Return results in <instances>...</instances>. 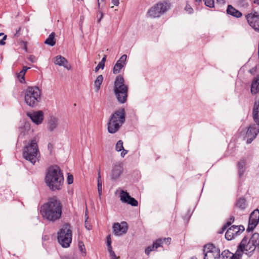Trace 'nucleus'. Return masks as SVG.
Masks as SVG:
<instances>
[{
	"mask_svg": "<svg viewBox=\"0 0 259 259\" xmlns=\"http://www.w3.org/2000/svg\"><path fill=\"white\" fill-rule=\"evenodd\" d=\"M106 60V55H104L101 61L100 62V63H102L103 64L105 65V63Z\"/></svg>",
	"mask_w": 259,
	"mask_h": 259,
	"instance_id": "obj_50",
	"label": "nucleus"
},
{
	"mask_svg": "<svg viewBox=\"0 0 259 259\" xmlns=\"http://www.w3.org/2000/svg\"><path fill=\"white\" fill-rule=\"evenodd\" d=\"M120 200L124 203L130 204L133 206H137L138 205V201L131 197L126 191L122 190L120 192Z\"/></svg>",
	"mask_w": 259,
	"mask_h": 259,
	"instance_id": "obj_15",
	"label": "nucleus"
},
{
	"mask_svg": "<svg viewBox=\"0 0 259 259\" xmlns=\"http://www.w3.org/2000/svg\"><path fill=\"white\" fill-rule=\"evenodd\" d=\"M107 245L110 246L111 245V239L110 237V235H108L107 236Z\"/></svg>",
	"mask_w": 259,
	"mask_h": 259,
	"instance_id": "obj_43",
	"label": "nucleus"
},
{
	"mask_svg": "<svg viewBox=\"0 0 259 259\" xmlns=\"http://www.w3.org/2000/svg\"><path fill=\"white\" fill-rule=\"evenodd\" d=\"M253 3L254 4L259 5V0H254Z\"/></svg>",
	"mask_w": 259,
	"mask_h": 259,
	"instance_id": "obj_55",
	"label": "nucleus"
},
{
	"mask_svg": "<svg viewBox=\"0 0 259 259\" xmlns=\"http://www.w3.org/2000/svg\"><path fill=\"white\" fill-rule=\"evenodd\" d=\"M113 229L116 235H121L126 233L128 229L127 224L125 222H122L121 224L116 223L114 224Z\"/></svg>",
	"mask_w": 259,
	"mask_h": 259,
	"instance_id": "obj_16",
	"label": "nucleus"
},
{
	"mask_svg": "<svg viewBox=\"0 0 259 259\" xmlns=\"http://www.w3.org/2000/svg\"><path fill=\"white\" fill-rule=\"evenodd\" d=\"M29 60L32 63H34L36 61V58L33 55H31L29 58Z\"/></svg>",
	"mask_w": 259,
	"mask_h": 259,
	"instance_id": "obj_45",
	"label": "nucleus"
},
{
	"mask_svg": "<svg viewBox=\"0 0 259 259\" xmlns=\"http://www.w3.org/2000/svg\"><path fill=\"white\" fill-rule=\"evenodd\" d=\"M45 182L52 191L61 190L63 185L64 177L60 167L57 165L50 167L46 175Z\"/></svg>",
	"mask_w": 259,
	"mask_h": 259,
	"instance_id": "obj_3",
	"label": "nucleus"
},
{
	"mask_svg": "<svg viewBox=\"0 0 259 259\" xmlns=\"http://www.w3.org/2000/svg\"><path fill=\"white\" fill-rule=\"evenodd\" d=\"M55 36V32H52L45 41V44L51 47L55 46L56 44Z\"/></svg>",
	"mask_w": 259,
	"mask_h": 259,
	"instance_id": "obj_28",
	"label": "nucleus"
},
{
	"mask_svg": "<svg viewBox=\"0 0 259 259\" xmlns=\"http://www.w3.org/2000/svg\"><path fill=\"white\" fill-rule=\"evenodd\" d=\"M233 255V253L231 252L229 250H224L221 254V257H222V259H229L230 257Z\"/></svg>",
	"mask_w": 259,
	"mask_h": 259,
	"instance_id": "obj_30",
	"label": "nucleus"
},
{
	"mask_svg": "<svg viewBox=\"0 0 259 259\" xmlns=\"http://www.w3.org/2000/svg\"><path fill=\"white\" fill-rule=\"evenodd\" d=\"M203 1L206 6L210 8L214 7V0H203Z\"/></svg>",
	"mask_w": 259,
	"mask_h": 259,
	"instance_id": "obj_34",
	"label": "nucleus"
},
{
	"mask_svg": "<svg viewBox=\"0 0 259 259\" xmlns=\"http://www.w3.org/2000/svg\"><path fill=\"white\" fill-rule=\"evenodd\" d=\"M110 256L111 258V259H118V257H117L115 252L113 251V252H112L110 253Z\"/></svg>",
	"mask_w": 259,
	"mask_h": 259,
	"instance_id": "obj_44",
	"label": "nucleus"
},
{
	"mask_svg": "<svg viewBox=\"0 0 259 259\" xmlns=\"http://www.w3.org/2000/svg\"><path fill=\"white\" fill-rule=\"evenodd\" d=\"M58 120L57 118L51 116L48 120V127L50 131H53L58 126Z\"/></svg>",
	"mask_w": 259,
	"mask_h": 259,
	"instance_id": "obj_22",
	"label": "nucleus"
},
{
	"mask_svg": "<svg viewBox=\"0 0 259 259\" xmlns=\"http://www.w3.org/2000/svg\"><path fill=\"white\" fill-rule=\"evenodd\" d=\"M97 187H98V192L99 193V195L100 196L102 194V181H101V176L100 174V172L98 174V177L97 178Z\"/></svg>",
	"mask_w": 259,
	"mask_h": 259,
	"instance_id": "obj_31",
	"label": "nucleus"
},
{
	"mask_svg": "<svg viewBox=\"0 0 259 259\" xmlns=\"http://www.w3.org/2000/svg\"><path fill=\"white\" fill-rule=\"evenodd\" d=\"M234 220L235 219L234 216H230L229 220L226 223V226L228 227L230 226L231 224L234 222Z\"/></svg>",
	"mask_w": 259,
	"mask_h": 259,
	"instance_id": "obj_40",
	"label": "nucleus"
},
{
	"mask_svg": "<svg viewBox=\"0 0 259 259\" xmlns=\"http://www.w3.org/2000/svg\"><path fill=\"white\" fill-rule=\"evenodd\" d=\"M185 11H186L189 14H192L193 12V9L189 4H187L185 8Z\"/></svg>",
	"mask_w": 259,
	"mask_h": 259,
	"instance_id": "obj_36",
	"label": "nucleus"
},
{
	"mask_svg": "<svg viewBox=\"0 0 259 259\" xmlns=\"http://www.w3.org/2000/svg\"><path fill=\"white\" fill-rule=\"evenodd\" d=\"M122 150V151L121 152L120 155L121 157H123L125 156V155L127 153L128 151L125 150L124 148Z\"/></svg>",
	"mask_w": 259,
	"mask_h": 259,
	"instance_id": "obj_47",
	"label": "nucleus"
},
{
	"mask_svg": "<svg viewBox=\"0 0 259 259\" xmlns=\"http://www.w3.org/2000/svg\"><path fill=\"white\" fill-rule=\"evenodd\" d=\"M30 69L29 67H28L27 66H24L23 68V69L21 71V73L22 74H23V73H24L25 74L26 73V72L29 69Z\"/></svg>",
	"mask_w": 259,
	"mask_h": 259,
	"instance_id": "obj_46",
	"label": "nucleus"
},
{
	"mask_svg": "<svg viewBox=\"0 0 259 259\" xmlns=\"http://www.w3.org/2000/svg\"><path fill=\"white\" fill-rule=\"evenodd\" d=\"M53 144H51V143H49L48 145V149H50V151H51L52 150V149L53 148Z\"/></svg>",
	"mask_w": 259,
	"mask_h": 259,
	"instance_id": "obj_53",
	"label": "nucleus"
},
{
	"mask_svg": "<svg viewBox=\"0 0 259 259\" xmlns=\"http://www.w3.org/2000/svg\"><path fill=\"white\" fill-rule=\"evenodd\" d=\"M4 34L3 33H0V36H1V35H3Z\"/></svg>",
	"mask_w": 259,
	"mask_h": 259,
	"instance_id": "obj_61",
	"label": "nucleus"
},
{
	"mask_svg": "<svg viewBox=\"0 0 259 259\" xmlns=\"http://www.w3.org/2000/svg\"><path fill=\"white\" fill-rule=\"evenodd\" d=\"M27 115L34 123L37 125L41 123L44 118V113L41 110L35 111L32 113H28Z\"/></svg>",
	"mask_w": 259,
	"mask_h": 259,
	"instance_id": "obj_17",
	"label": "nucleus"
},
{
	"mask_svg": "<svg viewBox=\"0 0 259 259\" xmlns=\"http://www.w3.org/2000/svg\"><path fill=\"white\" fill-rule=\"evenodd\" d=\"M67 183L70 185V184H71L73 183V177L72 175L71 174H68V176H67Z\"/></svg>",
	"mask_w": 259,
	"mask_h": 259,
	"instance_id": "obj_37",
	"label": "nucleus"
},
{
	"mask_svg": "<svg viewBox=\"0 0 259 259\" xmlns=\"http://www.w3.org/2000/svg\"><path fill=\"white\" fill-rule=\"evenodd\" d=\"M21 27H19V29L17 30L16 33L14 34V37H18L20 35V31L21 30Z\"/></svg>",
	"mask_w": 259,
	"mask_h": 259,
	"instance_id": "obj_49",
	"label": "nucleus"
},
{
	"mask_svg": "<svg viewBox=\"0 0 259 259\" xmlns=\"http://www.w3.org/2000/svg\"><path fill=\"white\" fill-rule=\"evenodd\" d=\"M25 74L24 73H23V74H22L21 73V71H20L19 72V73L18 74V77L19 78L21 82H23V81H25V78H24Z\"/></svg>",
	"mask_w": 259,
	"mask_h": 259,
	"instance_id": "obj_38",
	"label": "nucleus"
},
{
	"mask_svg": "<svg viewBox=\"0 0 259 259\" xmlns=\"http://www.w3.org/2000/svg\"><path fill=\"white\" fill-rule=\"evenodd\" d=\"M105 0H98V14L100 15V18L97 20L98 23L103 17L104 14L102 10L105 7Z\"/></svg>",
	"mask_w": 259,
	"mask_h": 259,
	"instance_id": "obj_26",
	"label": "nucleus"
},
{
	"mask_svg": "<svg viewBox=\"0 0 259 259\" xmlns=\"http://www.w3.org/2000/svg\"><path fill=\"white\" fill-rule=\"evenodd\" d=\"M251 93L252 95H255L259 93V75L254 78L252 81L251 87Z\"/></svg>",
	"mask_w": 259,
	"mask_h": 259,
	"instance_id": "obj_23",
	"label": "nucleus"
},
{
	"mask_svg": "<svg viewBox=\"0 0 259 259\" xmlns=\"http://www.w3.org/2000/svg\"><path fill=\"white\" fill-rule=\"evenodd\" d=\"M24 94L25 102L30 107H36L41 101V92L36 86L27 87Z\"/></svg>",
	"mask_w": 259,
	"mask_h": 259,
	"instance_id": "obj_7",
	"label": "nucleus"
},
{
	"mask_svg": "<svg viewBox=\"0 0 259 259\" xmlns=\"http://www.w3.org/2000/svg\"><path fill=\"white\" fill-rule=\"evenodd\" d=\"M126 55L124 54L121 56L113 67V72L114 74H116L120 72L121 69L126 64Z\"/></svg>",
	"mask_w": 259,
	"mask_h": 259,
	"instance_id": "obj_18",
	"label": "nucleus"
},
{
	"mask_svg": "<svg viewBox=\"0 0 259 259\" xmlns=\"http://www.w3.org/2000/svg\"><path fill=\"white\" fill-rule=\"evenodd\" d=\"M105 65L102 64V63L99 62L98 65L95 67V71L96 72H97L100 68H102V69L104 68Z\"/></svg>",
	"mask_w": 259,
	"mask_h": 259,
	"instance_id": "obj_39",
	"label": "nucleus"
},
{
	"mask_svg": "<svg viewBox=\"0 0 259 259\" xmlns=\"http://www.w3.org/2000/svg\"><path fill=\"white\" fill-rule=\"evenodd\" d=\"M39 153L38 145L36 140L33 139L30 143L26 145L23 150V156L26 160L30 161L33 165L36 162L37 154Z\"/></svg>",
	"mask_w": 259,
	"mask_h": 259,
	"instance_id": "obj_8",
	"label": "nucleus"
},
{
	"mask_svg": "<svg viewBox=\"0 0 259 259\" xmlns=\"http://www.w3.org/2000/svg\"><path fill=\"white\" fill-rule=\"evenodd\" d=\"M246 201L244 197H241L238 199L235 204V207L241 210H244L246 207Z\"/></svg>",
	"mask_w": 259,
	"mask_h": 259,
	"instance_id": "obj_25",
	"label": "nucleus"
},
{
	"mask_svg": "<svg viewBox=\"0 0 259 259\" xmlns=\"http://www.w3.org/2000/svg\"><path fill=\"white\" fill-rule=\"evenodd\" d=\"M196 1L197 2H201V0H196Z\"/></svg>",
	"mask_w": 259,
	"mask_h": 259,
	"instance_id": "obj_58",
	"label": "nucleus"
},
{
	"mask_svg": "<svg viewBox=\"0 0 259 259\" xmlns=\"http://www.w3.org/2000/svg\"><path fill=\"white\" fill-rule=\"evenodd\" d=\"M99 172L100 173V169L99 168V170H98V174H99Z\"/></svg>",
	"mask_w": 259,
	"mask_h": 259,
	"instance_id": "obj_59",
	"label": "nucleus"
},
{
	"mask_svg": "<svg viewBox=\"0 0 259 259\" xmlns=\"http://www.w3.org/2000/svg\"><path fill=\"white\" fill-rule=\"evenodd\" d=\"M157 240H161V246L162 247V244L165 243L166 245H169L170 243L171 238H159Z\"/></svg>",
	"mask_w": 259,
	"mask_h": 259,
	"instance_id": "obj_33",
	"label": "nucleus"
},
{
	"mask_svg": "<svg viewBox=\"0 0 259 259\" xmlns=\"http://www.w3.org/2000/svg\"><path fill=\"white\" fill-rule=\"evenodd\" d=\"M161 240H156L152 245L148 246L145 249V253L149 255L150 252L161 246Z\"/></svg>",
	"mask_w": 259,
	"mask_h": 259,
	"instance_id": "obj_24",
	"label": "nucleus"
},
{
	"mask_svg": "<svg viewBox=\"0 0 259 259\" xmlns=\"http://www.w3.org/2000/svg\"><path fill=\"white\" fill-rule=\"evenodd\" d=\"M244 230L245 228L243 225H232L227 230L225 238L227 240H231L236 236L239 235Z\"/></svg>",
	"mask_w": 259,
	"mask_h": 259,
	"instance_id": "obj_13",
	"label": "nucleus"
},
{
	"mask_svg": "<svg viewBox=\"0 0 259 259\" xmlns=\"http://www.w3.org/2000/svg\"><path fill=\"white\" fill-rule=\"evenodd\" d=\"M245 160L244 159H241L240 161L238 162L237 167L238 170V175L240 178H241L245 171Z\"/></svg>",
	"mask_w": 259,
	"mask_h": 259,
	"instance_id": "obj_27",
	"label": "nucleus"
},
{
	"mask_svg": "<svg viewBox=\"0 0 259 259\" xmlns=\"http://www.w3.org/2000/svg\"><path fill=\"white\" fill-rule=\"evenodd\" d=\"M249 26L256 32H259V13L254 11L246 15Z\"/></svg>",
	"mask_w": 259,
	"mask_h": 259,
	"instance_id": "obj_12",
	"label": "nucleus"
},
{
	"mask_svg": "<svg viewBox=\"0 0 259 259\" xmlns=\"http://www.w3.org/2000/svg\"><path fill=\"white\" fill-rule=\"evenodd\" d=\"M85 217H87L85 221V227L89 230L92 229V227L90 225H88L87 223V220L88 219V217L87 216V213H85Z\"/></svg>",
	"mask_w": 259,
	"mask_h": 259,
	"instance_id": "obj_41",
	"label": "nucleus"
},
{
	"mask_svg": "<svg viewBox=\"0 0 259 259\" xmlns=\"http://www.w3.org/2000/svg\"><path fill=\"white\" fill-rule=\"evenodd\" d=\"M111 2L114 5L116 6H118L119 4V0H111Z\"/></svg>",
	"mask_w": 259,
	"mask_h": 259,
	"instance_id": "obj_48",
	"label": "nucleus"
},
{
	"mask_svg": "<svg viewBox=\"0 0 259 259\" xmlns=\"http://www.w3.org/2000/svg\"><path fill=\"white\" fill-rule=\"evenodd\" d=\"M5 44H6V42L3 39L0 40V45L3 46V45H5Z\"/></svg>",
	"mask_w": 259,
	"mask_h": 259,
	"instance_id": "obj_54",
	"label": "nucleus"
},
{
	"mask_svg": "<svg viewBox=\"0 0 259 259\" xmlns=\"http://www.w3.org/2000/svg\"><path fill=\"white\" fill-rule=\"evenodd\" d=\"M78 247H79L80 251L82 253L85 254H86L85 249L84 245L83 244L82 242H79Z\"/></svg>",
	"mask_w": 259,
	"mask_h": 259,
	"instance_id": "obj_35",
	"label": "nucleus"
},
{
	"mask_svg": "<svg viewBox=\"0 0 259 259\" xmlns=\"http://www.w3.org/2000/svg\"><path fill=\"white\" fill-rule=\"evenodd\" d=\"M123 167L120 164H115L113 166L111 174V179L116 180L122 174Z\"/></svg>",
	"mask_w": 259,
	"mask_h": 259,
	"instance_id": "obj_20",
	"label": "nucleus"
},
{
	"mask_svg": "<svg viewBox=\"0 0 259 259\" xmlns=\"http://www.w3.org/2000/svg\"><path fill=\"white\" fill-rule=\"evenodd\" d=\"M123 142L122 140H120L118 141L115 146V149L117 151L119 152L122 151L123 149Z\"/></svg>",
	"mask_w": 259,
	"mask_h": 259,
	"instance_id": "obj_32",
	"label": "nucleus"
},
{
	"mask_svg": "<svg viewBox=\"0 0 259 259\" xmlns=\"http://www.w3.org/2000/svg\"><path fill=\"white\" fill-rule=\"evenodd\" d=\"M227 13L236 18H240L242 16V13L235 9L233 6L229 5L228 6Z\"/></svg>",
	"mask_w": 259,
	"mask_h": 259,
	"instance_id": "obj_21",
	"label": "nucleus"
},
{
	"mask_svg": "<svg viewBox=\"0 0 259 259\" xmlns=\"http://www.w3.org/2000/svg\"><path fill=\"white\" fill-rule=\"evenodd\" d=\"M69 224L66 223L58 233V241L63 247H68L72 241V230Z\"/></svg>",
	"mask_w": 259,
	"mask_h": 259,
	"instance_id": "obj_9",
	"label": "nucleus"
},
{
	"mask_svg": "<svg viewBox=\"0 0 259 259\" xmlns=\"http://www.w3.org/2000/svg\"><path fill=\"white\" fill-rule=\"evenodd\" d=\"M125 121V113L124 108L115 111L111 115L107 123L109 133H116Z\"/></svg>",
	"mask_w": 259,
	"mask_h": 259,
	"instance_id": "obj_5",
	"label": "nucleus"
},
{
	"mask_svg": "<svg viewBox=\"0 0 259 259\" xmlns=\"http://www.w3.org/2000/svg\"><path fill=\"white\" fill-rule=\"evenodd\" d=\"M190 259H197V258L196 257L193 256V257H191Z\"/></svg>",
	"mask_w": 259,
	"mask_h": 259,
	"instance_id": "obj_57",
	"label": "nucleus"
},
{
	"mask_svg": "<svg viewBox=\"0 0 259 259\" xmlns=\"http://www.w3.org/2000/svg\"><path fill=\"white\" fill-rule=\"evenodd\" d=\"M54 63L60 66H63L68 70L71 68V66L68 63L67 59L61 55H58L54 58Z\"/></svg>",
	"mask_w": 259,
	"mask_h": 259,
	"instance_id": "obj_19",
	"label": "nucleus"
},
{
	"mask_svg": "<svg viewBox=\"0 0 259 259\" xmlns=\"http://www.w3.org/2000/svg\"><path fill=\"white\" fill-rule=\"evenodd\" d=\"M107 247H108V251H109V253L114 251L112 249V247L111 245L110 246H107Z\"/></svg>",
	"mask_w": 259,
	"mask_h": 259,
	"instance_id": "obj_51",
	"label": "nucleus"
},
{
	"mask_svg": "<svg viewBox=\"0 0 259 259\" xmlns=\"http://www.w3.org/2000/svg\"><path fill=\"white\" fill-rule=\"evenodd\" d=\"M252 115L255 123L251 124L247 127L244 137L247 144H250L259 133V101L254 102Z\"/></svg>",
	"mask_w": 259,
	"mask_h": 259,
	"instance_id": "obj_4",
	"label": "nucleus"
},
{
	"mask_svg": "<svg viewBox=\"0 0 259 259\" xmlns=\"http://www.w3.org/2000/svg\"><path fill=\"white\" fill-rule=\"evenodd\" d=\"M217 3L220 4H225L226 3L225 0H216Z\"/></svg>",
	"mask_w": 259,
	"mask_h": 259,
	"instance_id": "obj_52",
	"label": "nucleus"
},
{
	"mask_svg": "<svg viewBox=\"0 0 259 259\" xmlns=\"http://www.w3.org/2000/svg\"><path fill=\"white\" fill-rule=\"evenodd\" d=\"M259 221V210H254L251 213L249 218L248 225L246 231L249 233L252 231L257 225Z\"/></svg>",
	"mask_w": 259,
	"mask_h": 259,
	"instance_id": "obj_14",
	"label": "nucleus"
},
{
	"mask_svg": "<svg viewBox=\"0 0 259 259\" xmlns=\"http://www.w3.org/2000/svg\"><path fill=\"white\" fill-rule=\"evenodd\" d=\"M170 6V3L166 1L159 2L149 10L148 15L154 18L159 17L169 9Z\"/></svg>",
	"mask_w": 259,
	"mask_h": 259,
	"instance_id": "obj_10",
	"label": "nucleus"
},
{
	"mask_svg": "<svg viewBox=\"0 0 259 259\" xmlns=\"http://www.w3.org/2000/svg\"><path fill=\"white\" fill-rule=\"evenodd\" d=\"M203 253L204 259H219L221 257L220 249L212 243L204 246Z\"/></svg>",
	"mask_w": 259,
	"mask_h": 259,
	"instance_id": "obj_11",
	"label": "nucleus"
},
{
	"mask_svg": "<svg viewBox=\"0 0 259 259\" xmlns=\"http://www.w3.org/2000/svg\"><path fill=\"white\" fill-rule=\"evenodd\" d=\"M243 2L245 3V5L247 6L248 5V4L247 3H246L245 1H244Z\"/></svg>",
	"mask_w": 259,
	"mask_h": 259,
	"instance_id": "obj_60",
	"label": "nucleus"
},
{
	"mask_svg": "<svg viewBox=\"0 0 259 259\" xmlns=\"http://www.w3.org/2000/svg\"><path fill=\"white\" fill-rule=\"evenodd\" d=\"M103 80V76L102 75H99L97 76L95 80V86L96 88V91L98 92L100 89V86Z\"/></svg>",
	"mask_w": 259,
	"mask_h": 259,
	"instance_id": "obj_29",
	"label": "nucleus"
},
{
	"mask_svg": "<svg viewBox=\"0 0 259 259\" xmlns=\"http://www.w3.org/2000/svg\"><path fill=\"white\" fill-rule=\"evenodd\" d=\"M128 89L127 85L124 84L123 76L120 75L117 76L114 83V93L119 103L123 104L126 102Z\"/></svg>",
	"mask_w": 259,
	"mask_h": 259,
	"instance_id": "obj_6",
	"label": "nucleus"
},
{
	"mask_svg": "<svg viewBox=\"0 0 259 259\" xmlns=\"http://www.w3.org/2000/svg\"><path fill=\"white\" fill-rule=\"evenodd\" d=\"M256 249L259 252V234L254 233L252 234L245 236L237 247V250L233 255L237 259H241L243 253L246 251V254L251 256Z\"/></svg>",
	"mask_w": 259,
	"mask_h": 259,
	"instance_id": "obj_2",
	"label": "nucleus"
},
{
	"mask_svg": "<svg viewBox=\"0 0 259 259\" xmlns=\"http://www.w3.org/2000/svg\"><path fill=\"white\" fill-rule=\"evenodd\" d=\"M62 209L60 201L57 197L54 196L49 198L48 201L41 206L40 213L44 219L54 222L61 218Z\"/></svg>",
	"mask_w": 259,
	"mask_h": 259,
	"instance_id": "obj_1",
	"label": "nucleus"
},
{
	"mask_svg": "<svg viewBox=\"0 0 259 259\" xmlns=\"http://www.w3.org/2000/svg\"><path fill=\"white\" fill-rule=\"evenodd\" d=\"M228 227L226 226V224H225L222 228L218 231V233L219 234H222L224 233V232L226 230V229Z\"/></svg>",
	"mask_w": 259,
	"mask_h": 259,
	"instance_id": "obj_42",
	"label": "nucleus"
},
{
	"mask_svg": "<svg viewBox=\"0 0 259 259\" xmlns=\"http://www.w3.org/2000/svg\"><path fill=\"white\" fill-rule=\"evenodd\" d=\"M7 37V36L6 35H5L2 39L5 41Z\"/></svg>",
	"mask_w": 259,
	"mask_h": 259,
	"instance_id": "obj_56",
	"label": "nucleus"
}]
</instances>
